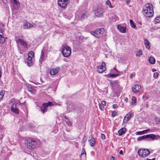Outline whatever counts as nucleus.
Wrapping results in <instances>:
<instances>
[{
	"mask_svg": "<svg viewBox=\"0 0 160 160\" xmlns=\"http://www.w3.org/2000/svg\"><path fill=\"white\" fill-rule=\"evenodd\" d=\"M91 34L94 35V36H95V37H98V36L96 35V34H95V33H96V32H95V31H92L91 32Z\"/></svg>",
	"mask_w": 160,
	"mask_h": 160,
	"instance_id": "38",
	"label": "nucleus"
},
{
	"mask_svg": "<svg viewBox=\"0 0 160 160\" xmlns=\"http://www.w3.org/2000/svg\"><path fill=\"white\" fill-rule=\"evenodd\" d=\"M133 75H134V74H133V73H132V74H131V75H130V78H132V77H133Z\"/></svg>",
	"mask_w": 160,
	"mask_h": 160,
	"instance_id": "56",
	"label": "nucleus"
},
{
	"mask_svg": "<svg viewBox=\"0 0 160 160\" xmlns=\"http://www.w3.org/2000/svg\"><path fill=\"white\" fill-rule=\"evenodd\" d=\"M59 71V67L51 69L50 71V73L53 75H56Z\"/></svg>",
	"mask_w": 160,
	"mask_h": 160,
	"instance_id": "12",
	"label": "nucleus"
},
{
	"mask_svg": "<svg viewBox=\"0 0 160 160\" xmlns=\"http://www.w3.org/2000/svg\"><path fill=\"white\" fill-rule=\"evenodd\" d=\"M34 55V52L32 51H30L28 53V56L33 57Z\"/></svg>",
	"mask_w": 160,
	"mask_h": 160,
	"instance_id": "28",
	"label": "nucleus"
},
{
	"mask_svg": "<svg viewBox=\"0 0 160 160\" xmlns=\"http://www.w3.org/2000/svg\"><path fill=\"white\" fill-rule=\"evenodd\" d=\"M52 105H53V104L52 102H48L46 103H44L40 108V111L44 114L48 111V107Z\"/></svg>",
	"mask_w": 160,
	"mask_h": 160,
	"instance_id": "3",
	"label": "nucleus"
},
{
	"mask_svg": "<svg viewBox=\"0 0 160 160\" xmlns=\"http://www.w3.org/2000/svg\"><path fill=\"white\" fill-rule=\"evenodd\" d=\"M143 132H141V131L137 132H136V134L137 135H142Z\"/></svg>",
	"mask_w": 160,
	"mask_h": 160,
	"instance_id": "43",
	"label": "nucleus"
},
{
	"mask_svg": "<svg viewBox=\"0 0 160 160\" xmlns=\"http://www.w3.org/2000/svg\"><path fill=\"white\" fill-rule=\"evenodd\" d=\"M149 62L151 64H154L155 62V58L153 57H151L149 58Z\"/></svg>",
	"mask_w": 160,
	"mask_h": 160,
	"instance_id": "22",
	"label": "nucleus"
},
{
	"mask_svg": "<svg viewBox=\"0 0 160 160\" xmlns=\"http://www.w3.org/2000/svg\"><path fill=\"white\" fill-rule=\"evenodd\" d=\"M64 117L66 118L65 122H66L67 124L69 126H71L72 123L70 121L69 119L66 118V116H65Z\"/></svg>",
	"mask_w": 160,
	"mask_h": 160,
	"instance_id": "27",
	"label": "nucleus"
},
{
	"mask_svg": "<svg viewBox=\"0 0 160 160\" xmlns=\"http://www.w3.org/2000/svg\"><path fill=\"white\" fill-rule=\"evenodd\" d=\"M103 108V106H102L100 104H99V108L101 110H102Z\"/></svg>",
	"mask_w": 160,
	"mask_h": 160,
	"instance_id": "48",
	"label": "nucleus"
},
{
	"mask_svg": "<svg viewBox=\"0 0 160 160\" xmlns=\"http://www.w3.org/2000/svg\"><path fill=\"white\" fill-rule=\"evenodd\" d=\"M106 4L108 5L110 8H113V6L111 5V3L109 0H108L106 1Z\"/></svg>",
	"mask_w": 160,
	"mask_h": 160,
	"instance_id": "29",
	"label": "nucleus"
},
{
	"mask_svg": "<svg viewBox=\"0 0 160 160\" xmlns=\"http://www.w3.org/2000/svg\"><path fill=\"white\" fill-rule=\"evenodd\" d=\"M30 23L29 22H27L23 25V28L26 29H28L30 28Z\"/></svg>",
	"mask_w": 160,
	"mask_h": 160,
	"instance_id": "21",
	"label": "nucleus"
},
{
	"mask_svg": "<svg viewBox=\"0 0 160 160\" xmlns=\"http://www.w3.org/2000/svg\"><path fill=\"white\" fill-rule=\"evenodd\" d=\"M25 63L29 67L32 66L33 64L32 61H30L27 60L25 61Z\"/></svg>",
	"mask_w": 160,
	"mask_h": 160,
	"instance_id": "26",
	"label": "nucleus"
},
{
	"mask_svg": "<svg viewBox=\"0 0 160 160\" xmlns=\"http://www.w3.org/2000/svg\"><path fill=\"white\" fill-rule=\"evenodd\" d=\"M62 52L64 57H68L71 54V50L69 47L65 44L62 46Z\"/></svg>",
	"mask_w": 160,
	"mask_h": 160,
	"instance_id": "2",
	"label": "nucleus"
},
{
	"mask_svg": "<svg viewBox=\"0 0 160 160\" xmlns=\"http://www.w3.org/2000/svg\"><path fill=\"white\" fill-rule=\"evenodd\" d=\"M117 28L119 31L123 33L126 32V27L122 26L120 25H118L117 26Z\"/></svg>",
	"mask_w": 160,
	"mask_h": 160,
	"instance_id": "15",
	"label": "nucleus"
},
{
	"mask_svg": "<svg viewBox=\"0 0 160 160\" xmlns=\"http://www.w3.org/2000/svg\"><path fill=\"white\" fill-rule=\"evenodd\" d=\"M90 138V139L88 141L91 146V147H93L95 146L96 143L94 138L92 135H91Z\"/></svg>",
	"mask_w": 160,
	"mask_h": 160,
	"instance_id": "17",
	"label": "nucleus"
},
{
	"mask_svg": "<svg viewBox=\"0 0 160 160\" xmlns=\"http://www.w3.org/2000/svg\"><path fill=\"white\" fill-rule=\"evenodd\" d=\"M69 2V0H58L59 6L62 8H66Z\"/></svg>",
	"mask_w": 160,
	"mask_h": 160,
	"instance_id": "5",
	"label": "nucleus"
},
{
	"mask_svg": "<svg viewBox=\"0 0 160 160\" xmlns=\"http://www.w3.org/2000/svg\"><path fill=\"white\" fill-rule=\"evenodd\" d=\"M96 13H99V12H98V10L96 12Z\"/></svg>",
	"mask_w": 160,
	"mask_h": 160,
	"instance_id": "63",
	"label": "nucleus"
},
{
	"mask_svg": "<svg viewBox=\"0 0 160 160\" xmlns=\"http://www.w3.org/2000/svg\"><path fill=\"white\" fill-rule=\"evenodd\" d=\"M24 102H25V101H24V102H21V101L20 100H19L17 102H16L15 103H16V104H19L21 105L24 103Z\"/></svg>",
	"mask_w": 160,
	"mask_h": 160,
	"instance_id": "36",
	"label": "nucleus"
},
{
	"mask_svg": "<svg viewBox=\"0 0 160 160\" xmlns=\"http://www.w3.org/2000/svg\"><path fill=\"white\" fill-rule=\"evenodd\" d=\"M130 2V1L129 0H127L126 1V2L127 4H129Z\"/></svg>",
	"mask_w": 160,
	"mask_h": 160,
	"instance_id": "55",
	"label": "nucleus"
},
{
	"mask_svg": "<svg viewBox=\"0 0 160 160\" xmlns=\"http://www.w3.org/2000/svg\"><path fill=\"white\" fill-rule=\"evenodd\" d=\"M150 130V129H148L147 130H145L146 131V132H147L148 131H149Z\"/></svg>",
	"mask_w": 160,
	"mask_h": 160,
	"instance_id": "61",
	"label": "nucleus"
},
{
	"mask_svg": "<svg viewBox=\"0 0 160 160\" xmlns=\"http://www.w3.org/2000/svg\"><path fill=\"white\" fill-rule=\"evenodd\" d=\"M36 26V24L34 23H32V24H30V28H34Z\"/></svg>",
	"mask_w": 160,
	"mask_h": 160,
	"instance_id": "44",
	"label": "nucleus"
},
{
	"mask_svg": "<svg viewBox=\"0 0 160 160\" xmlns=\"http://www.w3.org/2000/svg\"><path fill=\"white\" fill-rule=\"evenodd\" d=\"M99 16L100 17H101L102 16V13H101L100 14H99ZM97 15L98 17L99 16H98V15Z\"/></svg>",
	"mask_w": 160,
	"mask_h": 160,
	"instance_id": "58",
	"label": "nucleus"
},
{
	"mask_svg": "<svg viewBox=\"0 0 160 160\" xmlns=\"http://www.w3.org/2000/svg\"><path fill=\"white\" fill-rule=\"evenodd\" d=\"M5 41V38L3 37H1L0 38V42L1 43H4Z\"/></svg>",
	"mask_w": 160,
	"mask_h": 160,
	"instance_id": "33",
	"label": "nucleus"
},
{
	"mask_svg": "<svg viewBox=\"0 0 160 160\" xmlns=\"http://www.w3.org/2000/svg\"><path fill=\"white\" fill-rule=\"evenodd\" d=\"M109 76L111 77H115L117 76V75L115 74H110L109 75Z\"/></svg>",
	"mask_w": 160,
	"mask_h": 160,
	"instance_id": "39",
	"label": "nucleus"
},
{
	"mask_svg": "<svg viewBox=\"0 0 160 160\" xmlns=\"http://www.w3.org/2000/svg\"><path fill=\"white\" fill-rule=\"evenodd\" d=\"M155 21L156 22H155V23H159L160 22V16H158L156 17L155 19Z\"/></svg>",
	"mask_w": 160,
	"mask_h": 160,
	"instance_id": "32",
	"label": "nucleus"
},
{
	"mask_svg": "<svg viewBox=\"0 0 160 160\" xmlns=\"http://www.w3.org/2000/svg\"><path fill=\"white\" fill-rule=\"evenodd\" d=\"M86 17L85 14L84 13L82 14V18L83 19H84Z\"/></svg>",
	"mask_w": 160,
	"mask_h": 160,
	"instance_id": "45",
	"label": "nucleus"
},
{
	"mask_svg": "<svg viewBox=\"0 0 160 160\" xmlns=\"http://www.w3.org/2000/svg\"><path fill=\"white\" fill-rule=\"evenodd\" d=\"M119 153L120 154H121V155L122 154H123L122 151V150H121L119 152Z\"/></svg>",
	"mask_w": 160,
	"mask_h": 160,
	"instance_id": "53",
	"label": "nucleus"
},
{
	"mask_svg": "<svg viewBox=\"0 0 160 160\" xmlns=\"http://www.w3.org/2000/svg\"><path fill=\"white\" fill-rule=\"evenodd\" d=\"M101 138L103 139H105L106 137L104 134L102 133L101 135Z\"/></svg>",
	"mask_w": 160,
	"mask_h": 160,
	"instance_id": "41",
	"label": "nucleus"
},
{
	"mask_svg": "<svg viewBox=\"0 0 160 160\" xmlns=\"http://www.w3.org/2000/svg\"><path fill=\"white\" fill-rule=\"evenodd\" d=\"M17 43L18 44L19 42H20V44L24 48H27V44L23 39H17L16 41Z\"/></svg>",
	"mask_w": 160,
	"mask_h": 160,
	"instance_id": "9",
	"label": "nucleus"
},
{
	"mask_svg": "<svg viewBox=\"0 0 160 160\" xmlns=\"http://www.w3.org/2000/svg\"><path fill=\"white\" fill-rule=\"evenodd\" d=\"M2 98V96H1V95H0V101Z\"/></svg>",
	"mask_w": 160,
	"mask_h": 160,
	"instance_id": "62",
	"label": "nucleus"
},
{
	"mask_svg": "<svg viewBox=\"0 0 160 160\" xmlns=\"http://www.w3.org/2000/svg\"><path fill=\"white\" fill-rule=\"evenodd\" d=\"M5 93V91H2L0 92V95H1V96H2V97H3V96L4 95Z\"/></svg>",
	"mask_w": 160,
	"mask_h": 160,
	"instance_id": "42",
	"label": "nucleus"
},
{
	"mask_svg": "<svg viewBox=\"0 0 160 160\" xmlns=\"http://www.w3.org/2000/svg\"><path fill=\"white\" fill-rule=\"evenodd\" d=\"M130 22L131 26L133 28H135L136 27V26L133 22V21L132 20L130 19Z\"/></svg>",
	"mask_w": 160,
	"mask_h": 160,
	"instance_id": "24",
	"label": "nucleus"
},
{
	"mask_svg": "<svg viewBox=\"0 0 160 160\" xmlns=\"http://www.w3.org/2000/svg\"><path fill=\"white\" fill-rule=\"evenodd\" d=\"M28 90L33 94H35L36 92V87L32 86L31 85L28 84L27 85Z\"/></svg>",
	"mask_w": 160,
	"mask_h": 160,
	"instance_id": "6",
	"label": "nucleus"
},
{
	"mask_svg": "<svg viewBox=\"0 0 160 160\" xmlns=\"http://www.w3.org/2000/svg\"><path fill=\"white\" fill-rule=\"evenodd\" d=\"M83 154H84L85 156H86V153L85 150V149L84 148H83L82 149L81 155H82Z\"/></svg>",
	"mask_w": 160,
	"mask_h": 160,
	"instance_id": "37",
	"label": "nucleus"
},
{
	"mask_svg": "<svg viewBox=\"0 0 160 160\" xmlns=\"http://www.w3.org/2000/svg\"><path fill=\"white\" fill-rule=\"evenodd\" d=\"M142 54V50H140L136 54V56L137 57H139Z\"/></svg>",
	"mask_w": 160,
	"mask_h": 160,
	"instance_id": "30",
	"label": "nucleus"
},
{
	"mask_svg": "<svg viewBox=\"0 0 160 160\" xmlns=\"http://www.w3.org/2000/svg\"><path fill=\"white\" fill-rule=\"evenodd\" d=\"M141 86L139 84L136 85L134 87L132 88V90L134 92L136 93L141 90Z\"/></svg>",
	"mask_w": 160,
	"mask_h": 160,
	"instance_id": "11",
	"label": "nucleus"
},
{
	"mask_svg": "<svg viewBox=\"0 0 160 160\" xmlns=\"http://www.w3.org/2000/svg\"><path fill=\"white\" fill-rule=\"evenodd\" d=\"M138 153L140 156L144 157L147 156L150 154V151L148 149H140L138 151Z\"/></svg>",
	"mask_w": 160,
	"mask_h": 160,
	"instance_id": "4",
	"label": "nucleus"
},
{
	"mask_svg": "<svg viewBox=\"0 0 160 160\" xmlns=\"http://www.w3.org/2000/svg\"><path fill=\"white\" fill-rule=\"evenodd\" d=\"M4 30L3 28H1L0 29V33H3V32L4 31Z\"/></svg>",
	"mask_w": 160,
	"mask_h": 160,
	"instance_id": "49",
	"label": "nucleus"
},
{
	"mask_svg": "<svg viewBox=\"0 0 160 160\" xmlns=\"http://www.w3.org/2000/svg\"><path fill=\"white\" fill-rule=\"evenodd\" d=\"M158 76V72L154 73L153 75V77L154 78H156Z\"/></svg>",
	"mask_w": 160,
	"mask_h": 160,
	"instance_id": "40",
	"label": "nucleus"
},
{
	"mask_svg": "<svg viewBox=\"0 0 160 160\" xmlns=\"http://www.w3.org/2000/svg\"><path fill=\"white\" fill-rule=\"evenodd\" d=\"M148 160H155V158H152V159H147Z\"/></svg>",
	"mask_w": 160,
	"mask_h": 160,
	"instance_id": "60",
	"label": "nucleus"
},
{
	"mask_svg": "<svg viewBox=\"0 0 160 160\" xmlns=\"http://www.w3.org/2000/svg\"><path fill=\"white\" fill-rule=\"evenodd\" d=\"M32 57H29V56H28V59H27V60H28L29 61H32Z\"/></svg>",
	"mask_w": 160,
	"mask_h": 160,
	"instance_id": "46",
	"label": "nucleus"
},
{
	"mask_svg": "<svg viewBox=\"0 0 160 160\" xmlns=\"http://www.w3.org/2000/svg\"><path fill=\"white\" fill-rule=\"evenodd\" d=\"M110 160H115V158L113 157H111V158L110 159Z\"/></svg>",
	"mask_w": 160,
	"mask_h": 160,
	"instance_id": "51",
	"label": "nucleus"
},
{
	"mask_svg": "<svg viewBox=\"0 0 160 160\" xmlns=\"http://www.w3.org/2000/svg\"><path fill=\"white\" fill-rule=\"evenodd\" d=\"M3 33H0V38L1 37H3Z\"/></svg>",
	"mask_w": 160,
	"mask_h": 160,
	"instance_id": "54",
	"label": "nucleus"
},
{
	"mask_svg": "<svg viewBox=\"0 0 160 160\" xmlns=\"http://www.w3.org/2000/svg\"><path fill=\"white\" fill-rule=\"evenodd\" d=\"M44 59V52L43 50H42L41 52V55L40 57V59L39 60V62L42 64V61H43Z\"/></svg>",
	"mask_w": 160,
	"mask_h": 160,
	"instance_id": "23",
	"label": "nucleus"
},
{
	"mask_svg": "<svg viewBox=\"0 0 160 160\" xmlns=\"http://www.w3.org/2000/svg\"><path fill=\"white\" fill-rule=\"evenodd\" d=\"M132 113L130 112L128 113L126 116H125L123 120V122L127 123L132 117Z\"/></svg>",
	"mask_w": 160,
	"mask_h": 160,
	"instance_id": "10",
	"label": "nucleus"
},
{
	"mask_svg": "<svg viewBox=\"0 0 160 160\" xmlns=\"http://www.w3.org/2000/svg\"><path fill=\"white\" fill-rule=\"evenodd\" d=\"M149 138H151L152 140H157L160 138V136L157 135H154L153 134H148Z\"/></svg>",
	"mask_w": 160,
	"mask_h": 160,
	"instance_id": "16",
	"label": "nucleus"
},
{
	"mask_svg": "<svg viewBox=\"0 0 160 160\" xmlns=\"http://www.w3.org/2000/svg\"><path fill=\"white\" fill-rule=\"evenodd\" d=\"M144 44L146 46V48L149 49L150 47L149 45V42L146 39H145Z\"/></svg>",
	"mask_w": 160,
	"mask_h": 160,
	"instance_id": "25",
	"label": "nucleus"
},
{
	"mask_svg": "<svg viewBox=\"0 0 160 160\" xmlns=\"http://www.w3.org/2000/svg\"><path fill=\"white\" fill-rule=\"evenodd\" d=\"M106 102L105 101H102L101 102V104L103 106L106 105Z\"/></svg>",
	"mask_w": 160,
	"mask_h": 160,
	"instance_id": "47",
	"label": "nucleus"
},
{
	"mask_svg": "<svg viewBox=\"0 0 160 160\" xmlns=\"http://www.w3.org/2000/svg\"><path fill=\"white\" fill-rule=\"evenodd\" d=\"M96 33H97V35H98L99 34H100L101 32V29H97L95 31Z\"/></svg>",
	"mask_w": 160,
	"mask_h": 160,
	"instance_id": "35",
	"label": "nucleus"
},
{
	"mask_svg": "<svg viewBox=\"0 0 160 160\" xmlns=\"http://www.w3.org/2000/svg\"><path fill=\"white\" fill-rule=\"evenodd\" d=\"M113 108H116L117 107V105L114 104L112 106Z\"/></svg>",
	"mask_w": 160,
	"mask_h": 160,
	"instance_id": "50",
	"label": "nucleus"
},
{
	"mask_svg": "<svg viewBox=\"0 0 160 160\" xmlns=\"http://www.w3.org/2000/svg\"><path fill=\"white\" fill-rule=\"evenodd\" d=\"M11 111L16 114L19 113V109L16 107V104L14 103L11 107Z\"/></svg>",
	"mask_w": 160,
	"mask_h": 160,
	"instance_id": "8",
	"label": "nucleus"
},
{
	"mask_svg": "<svg viewBox=\"0 0 160 160\" xmlns=\"http://www.w3.org/2000/svg\"><path fill=\"white\" fill-rule=\"evenodd\" d=\"M77 113L78 114V115H81V112H80V111H78V112H77Z\"/></svg>",
	"mask_w": 160,
	"mask_h": 160,
	"instance_id": "52",
	"label": "nucleus"
},
{
	"mask_svg": "<svg viewBox=\"0 0 160 160\" xmlns=\"http://www.w3.org/2000/svg\"><path fill=\"white\" fill-rule=\"evenodd\" d=\"M118 115V112L116 111H114L112 113V117H114Z\"/></svg>",
	"mask_w": 160,
	"mask_h": 160,
	"instance_id": "31",
	"label": "nucleus"
},
{
	"mask_svg": "<svg viewBox=\"0 0 160 160\" xmlns=\"http://www.w3.org/2000/svg\"><path fill=\"white\" fill-rule=\"evenodd\" d=\"M143 14L146 17L149 18L152 16L153 14V11H150L149 10H143Z\"/></svg>",
	"mask_w": 160,
	"mask_h": 160,
	"instance_id": "7",
	"label": "nucleus"
},
{
	"mask_svg": "<svg viewBox=\"0 0 160 160\" xmlns=\"http://www.w3.org/2000/svg\"><path fill=\"white\" fill-rule=\"evenodd\" d=\"M132 105H134L136 103V99L135 97H133L132 99Z\"/></svg>",
	"mask_w": 160,
	"mask_h": 160,
	"instance_id": "34",
	"label": "nucleus"
},
{
	"mask_svg": "<svg viewBox=\"0 0 160 160\" xmlns=\"http://www.w3.org/2000/svg\"><path fill=\"white\" fill-rule=\"evenodd\" d=\"M148 138V134L139 137L138 138L137 140L138 141H140L142 140H145Z\"/></svg>",
	"mask_w": 160,
	"mask_h": 160,
	"instance_id": "19",
	"label": "nucleus"
},
{
	"mask_svg": "<svg viewBox=\"0 0 160 160\" xmlns=\"http://www.w3.org/2000/svg\"><path fill=\"white\" fill-rule=\"evenodd\" d=\"M127 131L126 129L125 128H123L120 129L118 132V135L121 136L124 134Z\"/></svg>",
	"mask_w": 160,
	"mask_h": 160,
	"instance_id": "18",
	"label": "nucleus"
},
{
	"mask_svg": "<svg viewBox=\"0 0 160 160\" xmlns=\"http://www.w3.org/2000/svg\"><path fill=\"white\" fill-rule=\"evenodd\" d=\"M116 75H117V76H118L120 75V74H119V73H118V74H115Z\"/></svg>",
	"mask_w": 160,
	"mask_h": 160,
	"instance_id": "64",
	"label": "nucleus"
},
{
	"mask_svg": "<svg viewBox=\"0 0 160 160\" xmlns=\"http://www.w3.org/2000/svg\"><path fill=\"white\" fill-rule=\"evenodd\" d=\"M149 10L150 11H153L152 5L151 3L146 4L145 6L143 7V10Z\"/></svg>",
	"mask_w": 160,
	"mask_h": 160,
	"instance_id": "13",
	"label": "nucleus"
},
{
	"mask_svg": "<svg viewBox=\"0 0 160 160\" xmlns=\"http://www.w3.org/2000/svg\"><path fill=\"white\" fill-rule=\"evenodd\" d=\"M113 69L115 70L117 72H118V71L116 69V67L114 68Z\"/></svg>",
	"mask_w": 160,
	"mask_h": 160,
	"instance_id": "59",
	"label": "nucleus"
},
{
	"mask_svg": "<svg viewBox=\"0 0 160 160\" xmlns=\"http://www.w3.org/2000/svg\"><path fill=\"white\" fill-rule=\"evenodd\" d=\"M142 132H142V134H144L145 133H146V131L145 130H143V131H142Z\"/></svg>",
	"mask_w": 160,
	"mask_h": 160,
	"instance_id": "57",
	"label": "nucleus"
},
{
	"mask_svg": "<svg viewBox=\"0 0 160 160\" xmlns=\"http://www.w3.org/2000/svg\"><path fill=\"white\" fill-rule=\"evenodd\" d=\"M12 2H13V4H14L15 8V9H17L18 7H19L20 4L16 0H11Z\"/></svg>",
	"mask_w": 160,
	"mask_h": 160,
	"instance_id": "20",
	"label": "nucleus"
},
{
	"mask_svg": "<svg viewBox=\"0 0 160 160\" xmlns=\"http://www.w3.org/2000/svg\"><path fill=\"white\" fill-rule=\"evenodd\" d=\"M104 66H105V63L104 62H103L101 65L97 67V71L98 72L102 73L104 71L103 70Z\"/></svg>",
	"mask_w": 160,
	"mask_h": 160,
	"instance_id": "14",
	"label": "nucleus"
},
{
	"mask_svg": "<svg viewBox=\"0 0 160 160\" xmlns=\"http://www.w3.org/2000/svg\"><path fill=\"white\" fill-rule=\"evenodd\" d=\"M25 144L29 149L34 148L37 144V142L31 138H28L25 141Z\"/></svg>",
	"mask_w": 160,
	"mask_h": 160,
	"instance_id": "1",
	"label": "nucleus"
}]
</instances>
